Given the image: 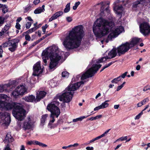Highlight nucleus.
<instances>
[{
	"label": "nucleus",
	"mask_w": 150,
	"mask_h": 150,
	"mask_svg": "<svg viewBox=\"0 0 150 150\" xmlns=\"http://www.w3.org/2000/svg\"><path fill=\"white\" fill-rule=\"evenodd\" d=\"M127 73V72H125V73L122 74L120 76L122 78L124 79L125 77V76H126Z\"/></svg>",
	"instance_id": "obj_54"
},
{
	"label": "nucleus",
	"mask_w": 150,
	"mask_h": 150,
	"mask_svg": "<svg viewBox=\"0 0 150 150\" xmlns=\"http://www.w3.org/2000/svg\"><path fill=\"white\" fill-rule=\"evenodd\" d=\"M79 144L77 143H74L73 144H71L69 145L68 146V148L71 147H77L79 146Z\"/></svg>",
	"instance_id": "obj_46"
},
{
	"label": "nucleus",
	"mask_w": 150,
	"mask_h": 150,
	"mask_svg": "<svg viewBox=\"0 0 150 150\" xmlns=\"http://www.w3.org/2000/svg\"><path fill=\"white\" fill-rule=\"evenodd\" d=\"M4 18L1 17H0V26L1 25L3 24L4 22Z\"/></svg>",
	"instance_id": "obj_50"
},
{
	"label": "nucleus",
	"mask_w": 150,
	"mask_h": 150,
	"mask_svg": "<svg viewBox=\"0 0 150 150\" xmlns=\"http://www.w3.org/2000/svg\"><path fill=\"white\" fill-rule=\"evenodd\" d=\"M101 64H93L92 67L89 69L81 77V80H84L90 77H91L97 72L98 69L101 67Z\"/></svg>",
	"instance_id": "obj_6"
},
{
	"label": "nucleus",
	"mask_w": 150,
	"mask_h": 150,
	"mask_svg": "<svg viewBox=\"0 0 150 150\" xmlns=\"http://www.w3.org/2000/svg\"><path fill=\"white\" fill-rule=\"evenodd\" d=\"M31 23L30 22H28L26 24L25 27L27 29H29L30 27Z\"/></svg>",
	"instance_id": "obj_52"
},
{
	"label": "nucleus",
	"mask_w": 150,
	"mask_h": 150,
	"mask_svg": "<svg viewBox=\"0 0 150 150\" xmlns=\"http://www.w3.org/2000/svg\"><path fill=\"white\" fill-rule=\"evenodd\" d=\"M117 54L116 49H113L108 53V56L106 57H103L99 60V62H102L104 61L103 59H105L104 61H106L107 59L112 58L115 57L117 55Z\"/></svg>",
	"instance_id": "obj_14"
},
{
	"label": "nucleus",
	"mask_w": 150,
	"mask_h": 150,
	"mask_svg": "<svg viewBox=\"0 0 150 150\" xmlns=\"http://www.w3.org/2000/svg\"><path fill=\"white\" fill-rule=\"evenodd\" d=\"M32 6L30 5H28L27 7L24 8V12L25 13L27 12L31 8Z\"/></svg>",
	"instance_id": "obj_41"
},
{
	"label": "nucleus",
	"mask_w": 150,
	"mask_h": 150,
	"mask_svg": "<svg viewBox=\"0 0 150 150\" xmlns=\"http://www.w3.org/2000/svg\"><path fill=\"white\" fill-rule=\"evenodd\" d=\"M80 2L79 1H78L77 2H76L74 6L73 7V8L74 10H76L78 6L80 4Z\"/></svg>",
	"instance_id": "obj_42"
},
{
	"label": "nucleus",
	"mask_w": 150,
	"mask_h": 150,
	"mask_svg": "<svg viewBox=\"0 0 150 150\" xmlns=\"http://www.w3.org/2000/svg\"><path fill=\"white\" fill-rule=\"evenodd\" d=\"M46 36H43L41 38L39 39L36 41L35 42L33 43L32 46H34L37 44L39 43L42 40L45 38H46Z\"/></svg>",
	"instance_id": "obj_30"
},
{
	"label": "nucleus",
	"mask_w": 150,
	"mask_h": 150,
	"mask_svg": "<svg viewBox=\"0 0 150 150\" xmlns=\"http://www.w3.org/2000/svg\"><path fill=\"white\" fill-rule=\"evenodd\" d=\"M37 141L33 140V141H28L27 143V144L29 145H31V144L36 145V142Z\"/></svg>",
	"instance_id": "obj_40"
},
{
	"label": "nucleus",
	"mask_w": 150,
	"mask_h": 150,
	"mask_svg": "<svg viewBox=\"0 0 150 150\" xmlns=\"http://www.w3.org/2000/svg\"><path fill=\"white\" fill-rule=\"evenodd\" d=\"M25 100L28 102H33L34 100L36 102L35 96L32 95L25 97Z\"/></svg>",
	"instance_id": "obj_26"
},
{
	"label": "nucleus",
	"mask_w": 150,
	"mask_h": 150,
	"mask_svg": "<svg viewBox=\"0 0 150 150\" xmlns=\"http://www.w3.org/2000/svg\"><path fill=\"white\" fill-rule=\"evenodd\" d=\"M54 116L55 115H52V114H51L50 117L52 119L51 120H50V121L49 123H50V124H52V123H53L55 121V120L54 118Z\"/></svg>",
	"instance_id": "obj_48"
},
{
	"label": "nucleus",
	"mask_w": 150,
	"mask_h": 150,
	"mask_svg": "<svg viewBox=\"0 0 150 150\" xmlns=\"http://www.w3.org/2000/svg\"><path fill=\"white\" fill-rule=\"evenodd\" d=\"M141 39L138 38H133L130 43L129 42L130 47L131 48L135 45L141 41Z\"/></svg>",
	"instance_id": "obj_20"
},
{
	"label": "nucleus",
	"mask_w": 150,
	"mask_h": 150,
	"mask_svg": "<svg viewBox=\"0 0 150 150\" xmlns=\"http://www.w3.org/2000/svg\"><path fill=\"white\" fill-rule=\"evenodd\" d=\"M66 19L68 22H71L72 21L71 18L70 17H67L66 18Z\"/></svg>",
	"instance_id": "obj_59"
},
{
	"label": "nucleus",
	"mask_w": 150,
	"mask_h": 150,
	"mask_svg": "<svg viewBox=\"0 0 150 150\" xmlns=\"http://www.w3.org/2000/svg\"><path fill=\"white\" fill-rule=\"evenodd\" d=\"M33 69V75L35 76H38L43 72L40 62H37L34 65Z\"/></svg>",
	"instance_id": "obj_12"
},
{
	"label": "nucleus",
	"mask_w": 150,
	"mask_h": 150,
	"mask_svg": "<svg viewBox=\"0 0 150 150\" xmlns=\"http://www.w3.org/2000/svg\"><path fill=\"white\" fill-rule=\"evenodd\" d=\"M21 25L19 23H16V24L15 26L16 28L18 29V30H20L21 29Z\"/></svg>",
	"instance_id": "obj_53"
},
{
	"label": "nucleus",
	"mask_w": 150,
	"mask_h": 150,
	"mask_svg": "<svg viewBox=\"0 0 150 150\" xmlns=\"http://www.w3.org/2000/svg\"><path fill=\"white\" fill-rule=\"evenodd\" d=\"M83 28L82 25L77 26L72 29L69 34L66 36L63 44L67 50L79 46L84 36Z\"/></svg>",
	"instance_id": "obj_1"
},
{
	"label": "nucleus",
	"mask_w": 150,
	"mask_h": 150,
	"mask_svg": "<svg viewBox=\"0 0 150 150\" xmlns=\"http://www.w3.org/2000/svg\"><path fill=\"white\" fill-rule=\"evenodd\" d=\"M86 149L87 150H93V147L88 146L86 147Z\"/></svg>",
	"instance_id": "obj_64"
},
{
	"label": "nucleus",
	"mask_w": 150,
	"mask_h": 150,
	"mask_svg": "<svg viewBox=\"0 0 150 150\" xmlns=\"http://www.w3.org/2000/svg\"><path fill=\"white\" fill-rule=\"evenodd\" d=\"M125 83V82H124L121 85L118 86L117 87L116 91H118L120 90L124 86Z\"/></svg>",
	"instance_id": "obj_43"
},
{
	"label": "nucleus",
	"mask_w": 150,
	"mask_h": 150,
	"mask_svg": "<svg viewBox=\"0 0 150 150\" xmlns=\"http://www.w3.org/2000/svg\"><path fill=\"white\" fill-rule=\"evenodd\" d=\"M110 130V129H109L107 130L104 133L101 135V136H102L103 137L105 136V135L109 132Z\"/></svg>",
	"instance_id": "obj_60"
},
{
	"label": "nucleus",
	"mask_w": 150,
	"mask_h": 150,
	"mask_svg": "<svg viewBox=\"0 0 150 150\" xmlns=\"http://www.w3.org/2000/svg\"><path fill=\"white\" fill-rule=\"evenodd\" d=\"M130 48V47L129 44V42H127L125 43L122 44L117 48L118 55L120 56L121 55L124 54Z\"/></svg>",
	"instance_id": "obj_10"
},
{
	"label": "nucleus",
	"mask_w": 150,
	"mask_h": 150,
	"mask_svg": "<svg viewBox=\"0 0 150 150\" xmlns=\"http://www.w3.org/2000/svg\"><path fill=\"white\" fill-rule=\"evenodd\" d=\"M17 91L20 93V95H23L26 91V89L25 86L23 85H20L16 88Z\"/></svg>",
	"instance_id": "obj_19"
},
{
	"label": "nucleus",
	"mask_w": 150,
	"mask_h": 150,
	"mask_svg": "<svg viewBox=\"0 0 150 150\" xmlns=\"http://www.w3.org/2000/svg\"><path fill=\"white\" fill-rule=\"evenodd\" d=\"M2 115L0 124L6 126L9 125L11 121L10 114L8 112H4L2 113Z\"/></svg>",
	"instance_id": "obj_9"
},
{
	"label": "nucleus",
	"mask_w": 150,
	"mask_h": 150,
	"mask_svg": "<svg viewBox=\"0 0 150 150\" xmlns=\"http://www.w3.org/2000/svg\"><path fill=\"white\" fill-rule=\"evenodd\" d=\"M143 112L142 111H141L139 114L137 115L135 117L134 119L135 120L139 119L141 115L143 114Z\"/></svg>",
	"instance_id": "obj_45"
},
{
	"label": "nucleus",
	"mask_w": 150,
	"mask_h": 150,
	"mask_svg": "<svg viewBox=\"0 0 150 150\" xmlns=\"http://www.w3.org/2000/svg\"><path fill=\"white\" fill-rule=\"evenodd\" d=\"M62 58L57 53H52L50 56V62L49 65V69L52 71L54 70L58 63V61Z\"/></svg>",
	"instance_id": "obj_7"
},
{
	"label": "nucleus",
	"mask_w": 150,
	"mask_h": 150,
	"mask_svg": "<svg viewBox=\"0 0 150 150\" xmlns=\"http://www.w3.org/2000/svg\"><path fill=\"white\" fill-rule=\"evenodd\" d=\"M109 104L106 102H104L102 103V104L100 105L102 109L108 107L109 105Z\"/></svg>",
	"instance_id": "obj_38"
},
{
	"label": "nucleus",
	"mask_w": 150,
	"mask_h": 150,
	"mask_svg": "<svg viewBox=\"0 0 150 150\" xmlns=\"http://www.w3.org/2000/svg\"><path fill=\"white\" fill-rule=\"evenodd\" d=\"M145 0H138L134 2L133 5V7L134 8H137L143 5L144 2H145Z\"/></svg>",
	"instance_id": "obj_22"
},
{
	"label": "nucleus",
	"mask_w": 150,
	"mask_h": 150,
	"mask_svg": "<svg viewBox=\"0 0 150 150\" xmlns=\"http://www.w3.org/2000/svg\"><path fill=\"white\" fill-rule=\"evenodd\" d=\"M149 100L148 98H145V99H144V100H142V101L145 104H146V102H148Z\"/></svg>",
	"instance_id": "obj_62"
},
{
	"label": "nucleus",
	"mask_w": 150,
	"mask_h": 150,
	"mask_svg": "<svg viewBox=\"0 0 150 150\" xmlns=\"http://www.w3.org/2000/svg\"><path fill=\"white\" fill-rule=\"evenodd\" d=\"M12 109V114L16 118L20 121H21L24 119L25 111L23 108L21 104L15 102L11 103H6L5 109L10 110Z\"/></svg>",
	"instance_id": "obj_3"
},
{
	"label": "nucleus",
	"mask_w": 150,
	"mask_h": 150,
	"mask_svg": "<svg viewBox=\"0 0 150 150\" xmlns=\"http://www.w3.org/2000/svg\"><path fill=\"white\" fill-rule=\"evenodd\" d=\"M95 24L96 25L93 26V31L96 37L98 38L107 34L114 26L113 23L101 18L98 19Z\"/></svg>",
	"instance_id": "obj_2"
},
{
	"label": "nucleus",
	"mask_w": 150,
	"mask_h": 150,
	"mask_svg": "<svg viewBox=\"0 0 150 150\" xmlns=\"http://www.w3.org/2000/svg\"><path fill=\"white\" fill-rule=\"evenodd\" d=\"M13 139L12 137L9 134H7L5 138V142L8 143L13 142Z\"/></svg>",
	"instance_id": "obj_24"
},
{
	"label": "nucleus",
	"mask_w": 150,
	"mask_h": 150,
	"mask_svg": "<svg viewBox=\"0 0 150 150\" xmlns=\"http://www.w3.org/2000/svg\"><path fill=\"white\" fill-rule=\"evenodd\" d=\"M10 24H8L6 25L2 29V32H4V33H6L9 29L10 27Z\"/></svg>",
	"instance_id": "obj_29"
},
{
	"label": "nucleus",
	"mask_w": 150,
	"mask_h": 150,
	"mask_svg": "<svg viewBox=\"0 0 150 150\" xmlns=\"http://www.w3.org/2000/svg\"><path fill=\"white\" fill-rule=\"evenodd\" d=\"M48 115L47 114L42 115L41 119V125L42 126L45 124V122L46 120L47 117H48Z\"/></svg>",
	"instance_id": "obj_27"
},
{
	"label": "nucleus",
	"mask_w": 150,
	"mask_h": 150,
	"mask_svg": "<svg viewBox=\"0 0 150 150\" xmlns=\"http://www.w3.org/2000/svg\"><path fill=\"white\" fill-rule=\"evenodd\" d=\"M4 150H11L9 144H7L4 148Z\"/></svg>",
	"instance_id": "obj_58"
},
{
	"label": "nucleus",
	"mask_w": 150,
	"mask_h": 150,
	"mask_svg": "<svg viewBox=\"0 0 150 150\" xmlns=\"http://www.w3.org/2000/svg\"><path fill=\"white\" fill-rule=\"evenodd\" d=\"M118 82V81L116 78H115L113 80H112L111 81V82L112 83H117Z\"/></svg>",
	"instance_id": "obj_56"
},
{
	"label": "nucleus",
	"mask_w": 150,
	"mask_h": 150,
	"mask_svg": "<svg viewBox=\"0 0 150 150\" xmlns=\"http://www.w3.org/2000/svg\"><path fill=\"white\" fill-rule=\"evenodd\" d=\"M115 62H111L108 63V64H106V65L105 66L103 67L100 70V72L102 71H103L105 69L111 65L112 64L114 63Z\"/></svg>",
	"instance_id": "obj_37"
},
{
	"label": "nucleus",
	"mask_w": 150,
	"mask_h": 150,
	"mask_svg": "<svg viewBox=\"0 0 150 150\" xmlns=\"http://www.w3.org/2000/svg\"><path fill=\"white\" fill-rule=\"evenodd\" d=\"M127 139V137H122L120 138L119 139H118L117 141L118 140H120L121 141H123L124 140H126Z\"/></svg>",
	"instance_id": "obj_51"
},
{
	"label": "nucleus",
	"mask_w": 150,
	"mask_h": 150,
	"mask_svg": "<svg viewBox=\"0 0 150 150\" xmlns=\"http://www.w3.org/2000/svg\"><path fill=\"white\" fill-rule=\"evenodd\" d=\"M54 49L56 50L55 47H52V48H51L50 51H47L46 50L43 51L42 54V55L44 57H47V58L48 59V57L49 56L50 57V56L52 54V53L54 52V54L55 53H54Z\"/></svg>",
	"instance_id": "obj_16"
},
{
	"label": "nucleus",
	"mask_w": 150,
	"mask_h": 150,
	"mask_svg": "<svg viewBox=\"0 0 150 150\" xmlns=\"http://www.w3.org/2000/svg\"><path fill=\"white\" fill-rule=\"evenodd\" d=\"M114 9L115 11V13L117 15H121L122 13L123 8L121 6H115L114 7Z\"/></svg>",
	"instance_id": "obj_18"
},
{
	"label": "nucleus",
	"mask_w": 150,
	"mask_h": 150,
	"mask_svg": "<svg viewBox=\"0 0 150 150\" xmlns=\"http://www.w3.org/2000/svg\"><path fill=\"white\" fill-rule=\"evenodd\" d=\"M25 39L26 40L30 41L31 40V38L29 35L27 34L25 36Z\"/></svg>",
	"instance_id": "obj_49"
},
{
	"label": "nucleus",
	"mask_w": 150,
	"mask_h": 150,
	"mask_svg": "<svg viewBox=\"0 0 150 150\" xmlns=\"http://www.w3.org/2000/svg\"><path fill=\"white\" fill-rule=\"evenodd\" d=\"M102 115H97L95 117H92L89 119L88 120H97L98 118H101L102 117Z\"/></svg>",
	"instance_id": "obj_36"
},
{
	"label": "nucleus",
	"mask_w": 150,
	"mask_h": 150,
	"mask_svg": "<svg viewBox=\"0 0 150 150\" xmlns=\"http://www.w3.org/2000/svg\"><path fill=\"white\" fill-rule=\"evenodd\" d=\"M140 32L144 36L148 35L150 34V25L146 22L141 23L139 25Z\"/></svg>",
	"instance_id": "obj_8"
},
{
	"label": "nucleus",
	"mask_w": 150,
	"mask_h": 150,
	"mask_svg": "<svg viewBox=\"0 0 150 150\" xmlns=\"http://www.w3.org/2000/svg\"><path fill=\"white\" fill-rule=\"evenodd\" d=\"M37 145H38L40 146H41L42 147H47V145L45 144H44L42 142H40L39 141H37L36 142Z\"/></svg>",
	"instance_id": "obj_35"
},
{
	"label": "nucleus",
	"mask_w": 150,
	"mask_h": 150,
	"mask_svg": "<svg viewBox=\"0 0 150 150\" xmlns=\"http://www.w3.org/2000/svg\"><path fill=\"white\" fill-rule=\"evenodd\" d=\"M59 104V102L54 101L49 104L47 106V109L51 112V114L54 115L58 117L60 113V109L57 107Z\"/></svg>",
	"instance_id": "obj_5"
},
{
	"label": "nucleus",
	"mask_w": 150,
	"mask_h": 150,
	"mask_svg": "<svg viewBox=\"0 0 150 150\" xmlns=\"http://www.w3.org/2000/svg\"><path fill=\"white\" fill-rule=\"evenodd\" d=\"M11 95L13 96L15 98H16V97L20 95V93L19 92L16 90V88L11 93Z\"/></svg>",
	"instance_id": "obj_32"
},
{
	"label": "nucleus",
	"mask_w": 150,
	"mask_h": 150,
	"mask_svg": "<svg viewBox=\"0 0 150 150\" xmlns=\"http://www.w3.org/2000/svg\"><path fill=\"white\" fill-rule=\"evenodd\" d=\"M70 3H68L66 6V8L64 10V12L65 13L68 12L70 10Z\"/></svg>",
	"instance_id": "obj_34"
},
{
	"label": "nucleus",
	"mask_w": 150,
	"mask_h": 150,
	"mask_svg": "<svg viewBox=\"0 0 150 150\" xmlns=\"http://www.w3.org/2000/svg\"><path fill=\"white\" fill-rule=\"evenodd\" d=\"M60 122V120H58L57 122V124H50V123H49L48 127L51 129L54 128L57 126L58 124H59Z\"/></svg>",
	"instance_id": "obj_31"
},
{
	"label": "nucleus",
	"mask_w": 150,
	"mask_h": 150,
	"mask_svg": "<svg viewBox=\"0 0 150 150\" xmlns=\"http://www.w3.org/2000/svg\"><path fill=\"white\" fill-rule=\"evenodd\" d=\"M33 122L31 121L30 117H27V119L24 122L23 128L25 130L31 129L33 126Z\"/></svg>",
	"instance_id": "obj_15"
},
{
	"label": "nucleus",
	"mask_w": 150,
	"mask_h": 150,
	"mask_svg": "<svg viewBox=\"0 0 150 150\" xmlns=\"http://www.w3.org/2000/svg\"><path fill=\"white\" fill-rule=\"evenodd\" d=\"M6 103L4 101H2L1 99H0V109H5Z\"/></svg>",
	"instance_id": "obj_28"
},
{
	"label": "nucleus",
	"mask_w": 150,
	"mask_h": 150,
	"mask_svg": "<svg viewBox=\"0 0 150 150\" xmlns=\"http://www.w3.org/2000/svg\"><path fill=\"white\" fill-rule=\"evenodd\" d=\"M99 4H100L101 5L100 8V11L102 13L103 12L106 3L105 2H104L102 1L98 4V5Z\"/></svg>",
	"instance_id": "obj_33"
},
{
	"label": "nucleus",
	"mask_w": 150,
	"mask_h": 150,
	"mask_svg": "<svg viewBox=\"0 0 150 150\" xmlns=\"http://www.w3.org/2000/svg\"><path fill=\"white\" fill-rule=\"evenodd\" d=\"M63 14L62 11H58L55 13L52 17L50 18L49 21L51 22L53 20L56 19L57 18L62 15Z\"/></svg>",
	"instance_id": "obj_21"
},
{
	"label": "nucleus",
	"mask_w": 150,
	"mask_h": 150,
	"mask_svg": "<svg viewBox=\"0 0 150 150\" xmlns=\"http://www.w3.org/2000/svg\"><path fill=\"white\" fill-rule=\"evenodd\" d=\"M45 6L43 5L42 7H39L34 11V13L35 14H38L44 12L45 11Z\"/></svg>",
	"instance_id": "obj_25"
},
{
	"label": "nucleus",
	"mask_w": 150,
	"mask_h": 150,
	"mask_svg": "<svg viewBox=\"0 0 150 150\" xmlns=\"http://www.w3.org/2000/svg\"><path fill=\"white\" fill-rule=\"evenodd\" d=\"M35 31V30H34V28H33L28 30V31H26V33L28 34L30 33Z\"/></svg>",
	"instance_id": "obj_47"
},
{
	"label": "nucleus",
	"mask_w": 150,
	"mask_h": 150,
	"mask_svg": "<svg viewBox=\"0 0 150 150\" xmlns=\"http://www.w3.org/2000/svg\"><path fill=\"white\" fill-rule=\"evenodd\" d=\"M8 97L7 95L4 94H1L0 95V99L2 100V99H6Z\"/></svg>",
	"instance_id": "obj_44"
},
{
	"label": "nucleus",
	"mask_w": 150,
	"mask_h": 150,
	"mask_svg": "<svg viewBox=\"0 0 150 150\" xmlns=\"http://www.w3.org/2000/svg\"><path fill=\"white\" fill-rule=\"evenodd\" d=\"M124 31V28L121 26H117L114 31L111 33L108 36V39H112L117 36L120 33Z\"/></svg>",
	"instance_id": "obj_11"
},
{
	"label": "nucleus",
	"mask_w": 150,
	"mask_h": 150,
	"mask_svg": "<svg viewBox=\"0 0 150 150\" xmlns=\"http://www.w3.org/2000/svg\"><path fill=\"white\" fill-rule=\"evenodd\" d=\"M84 82L81 81L76 83L70 85L64 91L62 94L59 96V100L64 102L69 103L71 101L73 96L74 91L79 88L81 84H84Z\"/></svg>",
	"instance_id": "obj_4"
},
{
	"label": "nucleus",
	"mask_w": 150,
	"mask_h": 150,
	"mask_svg": "<svg viewBox=\"0 0 150 150\" xmlns=\"http://www.w3.org/2000/svg\"><path fill=\"white\" fill-rule=\"evenodd\" d=\"M9 41L2 44L0 45V57H2V55L1 54L3 52V50L2 49V48H5L6 47L9 46Z\"/></svg>",
	"instance_id": "obj_23"
},
{
	"label": "nucleus",
	"mask_w": 150,
	"mask_h": 150,
	"mask_svg": "<svg viewBox=\"0 0 150 150\" xmlns=\"http://www.w3.org/2000/svg\"><path fill=\"white\" fill-rule=\"evenodd\" d=\"M47 57H42L43 61V62H44V65H46V63H47Z\"/></svg>",
	"instance_id": "obj_57"
},
{
	"label": "nucleus",
	"mask_w": 150,
	"mask_h": 150,
	"mask_svg": "<svg viewBox=\"0 0 150 150\" xmlns=\"http://www.w3.org/2000/svg\"><path fill=\"white\" fill-rule=\"evenodd\" d=\"M4 91L3 86L0 85V93Z\"/></svg>",
	"instance_id": "obj_63"
},
{
	"label": "nucleus",
	"mask_w": 150,
	"mask_h": 150,
	"mask_svg": "<svg viewBox=\"0 0 150 150\" xmlns=\"http://www.w3.org/2000/svg\"><path fill=\"white\" fill-rule=\"evenodd\" d=\"M40 2V0H34L33 1V3L34 4L36 5L38 4Z\"/></svg>",
	"instance_id": "obj_61"
},
{
	"label": "nucleus",
	"mask_w": 150,
	"mask_h": 150,
	"mask_svg": "<svg viewBox=\"0 0 150 150\" xmlns=\"http://www.w3.org/2000/svg\"><path fill=\"white\" fill-rule=\"evenodd\" d=\"M9 44V50L12 52L15 51L18 47V44L19 41L18 39L16 38L10 40H8Z\"/></svg>",
	"instance_id": "obj_13"
},
{
	"label": "nucleus",
	"mask_w": 150,
	"mask_h": 150,
	"mask_svg": "<svg viewBox=\"0 0 150 150\" xmlns=\"http://www.w3.org/2000/svg\"><path fill=\"white\" fill-rule=\"evenodd\" d=\"M148 90H150V86H147L145 87L143 89L144 91H146Z\"/></svg>",
	"instance_id": "obj_55"
},
{
	"label": "nucleus",
	"mask_w": 150,
	"mask_h": 150,
	"mask_svg": "<svg viewBox=\"0 0 150 150\" xmlns=\"http://www.w3.org/2000/svg\"><path fill=\"white\" fill-rule=\"evenodd\" d=\"M69 74V73L67 71H63L62 73V76L63 77L68 78Z\"/></svg>",
	"instance_id": "obj_39"
},
{
	"label": "nucleus",
	"mask_w": 150,
	"mask_h": 150,
	"mask_svg": "<svg viewBox=\"0 0 150 150\" xmlns=\"http://www.w3.org/2000/svg\"><path fill=\"white\" fill-rule=\"evenodd\" d=\"M46 94V93L44 91H40L38 94H37L35 100L36 102L40 101L41 99L45 96Z\"/></svg>",
	"instance_id": "obj_17"
}]
</instances>
